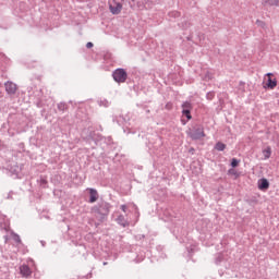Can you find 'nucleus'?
Segmentation results:
<instances>
[{
	"label": "nucleus",
	"mask_w": 279,
	"mask_h": 279,
	"mask_svg": "<svg viewBox=\"0 0 279 279\" xmlns=\"http://www.w3.org/2000/svg\"><path fill=\"white\" fill-rule=\"evenodd\" d=\"M93 213H95L96 217H99V219H104V217H108L110 213V206L106 203H102L98 207H94Z\"/></svg>",
	"instance_id": "obj_1"
},
{
	"label": "nucleus",
	"mask_w": 279,
	"mask_h": 279,
	"mask_svg": "<svg viewBox=\"0 0 279 279\" xmlns=\"http://www.w3.org/2000/svg\"><path fill=\"white\" fill-rule=\"evenodd\" d=\"M109 10L111 14H121V10H123V0H109Z\"/></svg>",
	"instance_id": "obj_2"
},
{
	"label": "nucleus",
	"mask_w": 279,
	"mask_h": 279,
	"mask_svg": "<svg viewBox=\"0 0 279 279\" xmlns=\"http://www.w3.org/2000/svg\"><path fill=\"white\" fill-rule=\"evenodd\" d=\"M113 80L114 82H118L119 84H123V82H125V80H128V72H125V70L123 69H117L113 74Z\"/></svg>",
	"instance_id": "obj_3"
},
{
	"label": "nucleus",
	"mask_w": 279,
	"mask_h": 279,
	"mask_svg": "<svg viewBox=\"0 0 279 279\" xmlns=\"http://www.w3.org/2000/svg\"><path fill=\"white\" fill-rule=\"evenodd\" d=\"M266 77H268L267 84H266L267 88H270V90H274V88L278 86V81L276 78H272L274 73H267Z\"/></svg>",
	"instance_id": "obj_4"
},
{
	"label": "nucleus",
	"mask_w": 279,
	"mask_h": 279,
	"mask_svg": "<svg viewBox=\"0 0 279 279\" xmlns=\"http://www.w3.org/2000/svg\"><path fill=\"white\" fill-rule=\"evenodd\" d=\"M5 86V90L9 95H14L17 90L16 84L12 83V82H7L4 84Z\"/></svg>",
	"instance_id": "obj_5"
},
{
	"label": "nucleus",
	"mask_w": 279,
	"mask_h": 279,
	"mask_svg": "<svg viewBox=\"0 0 279 279\" xmlns=\"http://www.w3.org/2000/svg\"><path fill=\"white\" fill-rule=\"evenodd\" d=\"M204 136H206V134L204 133V129H197L191 134V138H193L194 141H199V138H204Z\"/></svg>",
	"instance_id": "obj_6"
},
{
	"label": "nucleus",
	"mask_w": 279,
	"mask_h": 279,
	"mask_svg": "<svg viewBox=\"0 0 279 279\" xmlns=\"http://www.w3.org/2000/svg\"><path fill=\"white\" fill-rule=\"evenodd\" d=\"M183 108V114L186 117V119L191 120V102L186 101L182 105Z\"/></svg>",
	"instance_id": "obj_7"
},
{
	"label": "nucleus",
	"mask_w": 279,
	"mask_h": 279,
	"mask_svg": "<svg viewBox=\"0 0 279 279\" xmlns=\"http://www.w3.org/2000/svg\"><path fill=\"white\" fill-rule=\"evenodd\" d=\"M257 186L259 191H267L269 189V181L267 179H259Z\"/></svg>",
	"instance_id": "obj_8"
},
{
	"label": "nucleus",
	"mask_w": 279,
	"mask_h": 279,
	"mask_svg": "<svg viewBox=\"0 0 279 279\" xmlns=\"http://www.w3.org/2000/svg\"><path fill=\"white\" fill-rule=\"evenodd\" d=\"M20 272L24 278H29L32 276V269H29V266L23 265L20 267Z\"/></svg>",
	"instance_id": "obj_9"
},
{
	"label": "nucleus",
	"mask_w": 279,
	"mask_h": 279,
	"mask_svg": "<svg viewBox=\"0 0 279 279\" xmlns=\"http://www.w3.org/2000/svg\"><path fill=\"white\" fill-rule=\"evenodd\" d=\"M99 199V194L97 193V190L89 189V203L95 204Z\"/></svg>",
	"instance_id": "obj_10"
},
{
	"label": "nucleus",
	"mask_w": 279,
	"mask_h": 279,
	"mask_svg": "<svg viewBox=\"0 0 279 279\" xmlns=\"http://www.w3.org/2000/svg\"><path fill=\"white\" fill-rule=\"evenodd\" d=\"M117 221L120 226H123V228H125V226H128V220H125V216L123 215H120L118 218H117Z\"/></svg>",
	"instance_id": "obj_11"
},
{
	"label": "nucleus",
	"mask_w": 279,
	"mask_h": 279,
	"mask_svg": "<svg viewBox=\"0 0 279 279\" xmlns=\"http://www.w3.org/2000/svg\"><path fill=\"white\" fill-rule=\"evenodd\" d=\"M263 154H264V157H265V160H269V158H271V147H266L264 150H263Z\"/></svg>",
	"instance_id": "obj_12"
},
{
	"label": "nucleus",
	"mask_w": 279,
	"mask_h": 279,
	"mask_svg": "<svg viewBox=\"0 0 279 279\" xmlns=\"http://www.w3.org/2000/svg\"><path fill=\"white\" fill-rule=\"evenodd\" d=\"M263 5H279V0H263Z\"/></svg>",
	"instance_id": "obj_13"
},
{
	"label": "nucleus",
	"mask_w": 279,
	"mask_h": 279,
	"mask_svg": "<svg viewBox=\"0 0 279 279\" xmlns=\"http://www.w3.org/2000/svg\"><path fill=\"white\" fill-rule=\"evenodd\" d=\"M215 149H217V151H223V149H226V144L218 142L215 146Z\"/></svg>",
	"instance_id": "obj_14"
},
{
	"label": "nucleus",
	"mask_w": 279,
	"mask_h": 279,
	"mask_svg": "<svg viewBox=\"0 0 279 279\" xmlns=\"http://www.w3.org/2000/svg\"><path fill=\"white\" fill-rule=\"evenodd\" d=\"M228 173H229V175H235V178H239V172H236V170H234V169H229Z\"/></svg>",
	"instance_id": "obj_15"
},
{
	"label": "nucleus",
	"mask_w": 279,
	"mask_h": 279,
	"mask_svg": "<svg viewBox=\"0 0 279 279\" xmlns=\"http://www.w3.org/2000/svg\"><path fill=\"white\" fill-rule=\"evenodd\" d=\"M239 160L236 159V158H233L232 160H231V167H239Z\"/></svg>",
	"instance_id": "obj_16"
},
{
	"label": "nucleus",
	"mask_w": 279,
	"mask_h": 279,
	"mask_svg": "<svg viewBox=\"0 0 279 279\" xmlns=\"http://www.w3.org/2000/svg\"><path fill=\"white\" fill-rule=\"evenodd\" d=\"M121 210H122V213H126V210H128V206H125V205H121Z\"/></svg>",
	"instance_id": "obj_17"
},
{
	"label": "nucleus",
	"mask_w": 279,
	"mask_h": 279,
	"mask_svg": "<svg viewBox=\"0 0 279 279\" xmlns=\"http://www.w3.org/2000/svg\"><path fill=\"white\" fill-rule=\"evenodd\" d=\"M86 47H87V49H93V43H90V41L87 43V44H86Z\"/></svg>",
	"instance_id": "obj_18"
},
{
	"label": "nucleus",
	"mask_w": 279,
	"mask_h": 279,
	"mask_svg": "<svg viewBox=\"0 0 279 279\" xmlns=\"http://www.w3.org/2000/svg\"><path fill=\"white\" fill-rule=\"evenodd\" d=\"M166 108H168V110H171L172 105H171V104H168V105H166Z\"/></svg>",
	"instance_id": "obj_19"
}]
</instances>
